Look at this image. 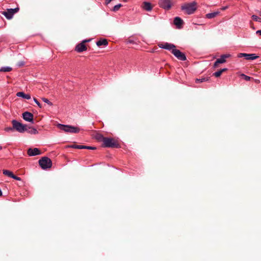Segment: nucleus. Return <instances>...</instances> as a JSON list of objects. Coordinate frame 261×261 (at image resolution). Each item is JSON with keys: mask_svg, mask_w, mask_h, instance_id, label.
Segmentation results:
<instances>
[{"mask_svg": "<svg viewBox=\"0 0 261 261\" xmlns=\"http://www.w3.org/2000/svg\"><path fill=\"white\" fill-rule=\"evenodd\" d=\"M13 126L14 130L20 133H23L28 130V126L26 124H23L16 120H12L11 121Z\"/></svg>", "mask_w": 261, "mask_h": 261, "instance_id": "1", "label": "nucleus"}, {"mask_svg": "<svg viewBox=\"0 0 261 261\" xmlns=\"http://www.w3.org/2000/svg\"><path fill=\"white\" fill-rule=\"evenodd\" d=\"M181 9L182 10L185 11L186 13L189 15L194 13L196 11V3L192 2L191 3H186L181 6Z\"/></svg>", "mask_w": 261, "mask_h": 261, "instance_id": "2", "label": "nucleus"}, {"mask_svg": "<svg viewBox=\"0 0 261 261\" xmlns=\"http://www.w3.org/2000/svg\"><path fill=\"white\" fill-rule=\"evenodd\" d=\"M57 126L60 129L66 133H78L80 132V128L71 125L58 124Z\"/></svg>", "mask_w": 261, "mask_h": 261, "instance_id": "3", "label": "nucleus"}, {"mask_svg": "<svg viewBox=\"0 0 261 261\" xmlns=\"http://www.w3.org/2000/svg\"><path fill=\"white\" fill-rule=\"evenodd\" d=\"M39 164L43 169L50 168L52 165V162L50 159L47 157H42L39 161Z\"/></svg>", "mask_w": 261, "mask_h": 261, "instance_id": "4", "label": "nucleus"}, {"mask_svg": "<svg viewBox=\"0 0 261 261\" xmlns=\"http://www.w3.org/2000/svg\"><path fill=\"white\" fill-rule=\"evenodd\" d=\"M103 146L106 147H117V142L113 138H105L103 140Z\"/></svg>", "mask_w": 261, "mask_h": 261, "instance_id": "5", "label": "nucleus"}, {"mask_svg": "<svg viewBox=\"0 0 261 261\" xmlns=\"http://www.w3.org/2000/svg\"><path fill=\"white\" fill-rule=\"evenodd\" d=\"M18 8L9 9H7V11L4 12L3 14L7 19H10L13 17L14 14L18 12Z\"/></svg>", "mask_w": 261, "mask_h": 261, "instance_id": "6", "label": "nucleus"}, {"mask_svg": "<svg viewBox=\"0 0 261 261\" xmlns=\"http://www.w3.org/2000/svg\"><path fill=\"white\" fill-rule=\"evenodd\" d=\"M159 5L165 10H169L171 8L172 3L171 0H160Z\"/></svg>", "mask_w": 261, "mask_h": 261, "instance_id": "7", "label": "nucleus"}, {"mask_svg": "<svg viewBox=\"0 0 261 261\" xmlns=\"http://www.w3.org/2000/svg\"><path fill=\"white\" fill-rule=\"evenodd\" d=\"M171 52L178 59L181 61H185L186 60L185 55L179 50L174 48L172 50Z\"/></svg>", "mask_w": 261, "mask_h": 261, "instance_id": "8", "label": "nucleus"}, {"mask_svg": "<svg viewBox=\"0 0 261 261\" xmlns=\"http://www.w3.org/2000/svg\"><path fill=\"white\" fill-rule=\"evenodd\" d=\"M238 58L244 57L247 60H253L258 58V56H256L254 54H246V53H240L238 55Z\"/></svg>", "mask_w": 261, "mask_h": 261, "instance_id": "9", "label": "nucleus"}, {"mask_svg": "<svg viewBox=\"0 0 261 261\" xmlns=\"http://www.w3.org/2000/svg\"><path fill=\"white\" fill-rule=\"evenodd\" d=\"M23 119L28 122L34 123V116L33 114L29 112H25L22 114Z\"/></svg>", "mask_w": 261, "mask_h": 261, "instance_id": "10", "label": "nucleus"}, {"mask_svg": "<svg viewBox=\"0 0 261 261\" xmlns=\"http://www.w3.org/2000/svg\"><path fill=\"white\" fill-rule=\"evenodd\" d=\"M88 41V40H83L82 43L79 44L76 46L75 50L79 53L86 50L87 49V47L84 43Z\"/></svg>", "mask_w": 261, "mask_h": 261, "instance_id": "11", "label": "nucleus"}, {"mask_svg": "<svg viewBox=\"0 0 261 261\" xmlns=\"http://www.w3.org/2000/svg\"><path fill=\"white\" fill-rule=\"evenodd\" d=\"M28 154L29 156H35L41 154L40 150L37 148H29L28 150Z\"/></svg>", "mask_w": 261, "mask_h": 261, "instance_id": "12", "label": "nucleus"}, {"mask_svg": "<svg viewBox=\"0 0 261 261\" xmlns=\"http://www.w3.org/2000/svg\"><path fill=\"white\" fill-rule=\"evenodd\" d=\"M159 46L161 48H164L167 50H172L175 47L174 45L167 42L163 44H160Z\"/></svg>", "mask_w": 261, "mask_h": 261, "instance_id": "13", "label": "nucleus"}, {"mask_svg": "<svg viewBox=\"0 0 261 261\" xmlns=\"http://www.w3.org/2000/svg\"><path fill=\"white\" fill-rule=\"evenodd\" d=\"M174 23L177 28L180 29L183 23V20L179 17H176L174 19Z\"/></svg>", "mask_w": 261, "mask_h": 261, "instance_id": "14", "label": "nucleus"}, {"mask_svg": "<svg viewBox=\"0 0 261 261\" xmlns=\"http://www.w3.org/2000/svg\"><path fill=\"white\" fill-rule=\"evenodd\" d=\"M230 56L229 54H225L221 56L219 59L217 60V63L222 64L226 62V59L229 58Z\"/></svg>", "mask_w": 261, "mask_h": 261, "instance_id": "15", "label": "nucleus"}, {"mask_svg": "<svg viewBox=\"0 0 261 261\" xmlns=\"http://www.w3.org/2000/svg\"><path fill=\"white\" fill-rule=\"evenodd\" d=\"M16 95L18 97H22L24 99H31V95L30 94H25L23 92H18L16 93Z\"/></svg>", "mask_w": 261, "mask_h": 261, "instance_id": "16", "label": "nucleus"}, {"mask_svg": "<svg viewBox=\"0 0 261 261\" xmlns=\"http://www.w3.org/2000/svg\"><path fill=\"white\" fill-rule=\"evenodd\" d=\"M143 8L146 11H150L152 9V7L150 3L148 2H144L143 4Z\"/></svg>", "mask_w": 261, "mask_h": 261, "instance_id": "17", "label": "nucleus"}, {"mask_svg": "<svg viewBox=\"0 0 261 261\" xmlns=\"http://www.w3.org/2000/svg\"><path fill=\"white\" fill-rule=\"evenodd\" d=\"M219 13L220 12L219 11H216L212 13H207L206 15V17L208 19H212L217 16L219 14Z\"/></svg>", "mask_w": 261, "mask_h": 261, "instance_id": "18", "label": "nucleus"}, {"mask_svg": "<svg viewBox=\"0 0 261 261\" xmlns=\"http://www.w3.org/2000/svg\"><path fill=\"white\" fill-rule=\"evenodd\" d=\"M108 44V41L106 39L100 40L96 42V45L98 46H100L101 45L106 46Z\"/></svg>", "mask_w": 261, "mask_h": 261, "instance_id": "19", "label": "nucleus"}, {"mask_svg": "<svg viewBox=\"0 0 261 261\" xmlns=\"http://www.w3.org/2000/svg\"><path fill=\"white\" fill-rule=\"evenodd\" d=\"M28 128L29 129V130L28 129V130L27 132H28V133H29L31 134H36L38 133L37 130L34 127H28Z\"/></svg>", "mask_w": 261, "mask_h": 261, "instance_id": "20", "label": "nucleus"}, {"mask_svg": "<svg viewBox=\"0 0 261 261\" xmlns=\"http://www.w3.org/2000/svg\"><path fill=\"white\" fill-rule=\"evenodd\" d=\"M12 68L9 66L3 67L0 69L1 72H9L12 70Z\"/></svg>", "mask_w": 261, "mask_h": 261, "instance_id": "21", "label": "nucleus"}, {"mask_svg": "<svg viewBox=\"0 0 261 261\" xmlns=\"http://www.w3.org/2000/svg\"><path fill=\"white\" fill-rule=\"evenodd\" d=\"M3 172L4 175H7L10 177H12L13 174L11 171L7 170H4Z\"/></svg>", "mask_w": 261, "mask_h": 261, "instance_id": "22", "label": "nucleus"}, {"mask_svg": "<svg viewBox=\"0 0 261 261\" xmlns=\"http://www.w3.org/2000/svg\"><path fill=\"white\" fill-rule=\"evenodd\" d=\"M4 131L7 133H10L11 132H13L14 130L13 126L12 125V127L11 126H7L5 127L4 129Z\"/></svg>", "mask_w": 261, "mask_h": 261, "instance_id": "23", "label": "nucleus"}, {"mask_svg": "<svg viewBox=\"0 0 261 261\" xmlns=\"http://www.w3.org/2000/svg\"><path fill=\"white\" fill-rule=\"evenodd\" d=\"M70 147L73 148H76V149H85V148H86L85 146L79 145H73L70 146Z\"/></svg>", "mask_w": 261, "mask_h": 261, "instance_id": "24", "label": "nucleus"}, {"mask_svg": "<svg viewBox=\"0 0 261 261\" xmlns=\"http://www.w3.org/2000/svg\"><path fill=\"white\" fill-rule=\"evenodd\" d=\"M95 138L98 141H101L103 142V140L106 137H103L102 135L98 134L96 135Z\"/></svg>", "mask_w": 261, "mask_h": 261, "instance_id": "25", "label": "nucleus"}, {"mask_svg": "<svg viewBox=\"0 0 261 261\" xmlns=\"http://www.w3.org/2000/svg\"><path fill=\"white\" fill-rule=\"evenodd\" d=\"M42 100L45 103H46L47 104H48V105L49 106H53V103L51 102L48 99L46 98H44V97H43L42 98Z\"/></svg>", "mask_w": 261, "mask_h": 261, "instance_id": "26", "label": "nucleus"}, {"mask_svg": "<svg viewBox=\"0 0 261 261\" xmlns=\"http://www.w3.org/2000/svg\"><path fill=\"white\" fill-rule=\"evenodd\" d=\"M252 18L254 20H255L256 21L261 22V18L256 15H252Z\"/></svg>", "mask_w": 261, "mask_h": 261, "instance_id": "27", "label": "nucleus"}, {"mask_svg": "<svg viewBox=\"0 0 261 261\" xmlns=\"http://www.w3.org/2000/svg\"><path fill=\"white\" fill-rule=\"evenodd\" d=\"M121 6H122V5H121V4H118V5H115V6L114 7L113 10L114 11H118V10L119 9V8H120Z\"/></svg>", "mask_w": 261, "mask_h": 261, "instance_id": "28", "label": "nucleus"}, {"mask_svg": "<svg viewBox=\"0 0 261 261\" xmlns=\"http://www.w3.org/2000/svg\"><path fill=\"white\" fill-rule=\"evenodd\" d=\"M222 72L221 71V70H219L218 71H216L215 72V73H213L214 75H215L216 77H219L221 74H222Z\"/></svg>", "mask_w": 261, "mask_h": 261, "instance_id": "29", "label": "nucleus"}, {"mask_svg": "<svg viewBox=\"0 0 261 261\" xmlns=\"http://www.w3.org/2000/svg\"><path fill=\"white\" fill-rule=\"evenodd\" d=\"M208 80V78H202V79H197L196 80V82H205V81H207Z\"/></svg>", "mask_w": 261, "mask_h": 261, "instance_id": "30", "label": "nucleus"}, {"mask_svg": "<svg viewBox=\"0 0 261 261\" xmlns=\"http://www.w3.org/2000/svg\"><path fill=\"white\" fill-rule=\"evenodd\" d=\"M34 101L35 102L37 105V106L40 108H42V105L39 103V102L37 100V99L36 98H34Z\"/></svg>", "mask_w": 261, "mask_h": 261, "instance_id": "31", "label": "nucleus"}, {"mask_svg": "<svg viewBox=\"0 0 261 261\" xmlns=\"http://www.w3.org/2000/svg\"><path fill=\"white\" fill-rule=\"evenodd\" d=\"M11 178H13V179H15L16 180H18V181L21 180V178L20 177H18V176L14 175L13 174V175H12Z\"/></svg>", "mask_w": 261, "mask_h": 261, "instance_id": "32", "label": "nucleus"}, {"mask_svg": "<svg viewBox=\"0 0 261 261\" xmlns=\"http://www.w3.org/2000/svg\"><path fill=\"white\" fill-rule=\"evenodd\" d=\"M85 147H86L85 149H94L95 148V147H92V146H85Z\"/></svg>", "mask_w": 261, "mask_h": 261, "instance_id": "33", "label": "nucleus"}, {"mask_svg": "<svg viewBox=\"0 0 261 261\" xmlns=\"http://www.w3.org/2000/svg\"><path fill=\"white\" fill-rule=\"evenodd\" d=\"M227 8H228V6H225V7H223L222 8H221V10H225Z\"/></svg>", "mask_w": 261, "mask_h": 261, "instance_id": "34", "label": "nucleus"}, {"mask_svg": "<svg viewBox=\"0 0 261 261\" xmlns=\"http://www.w3.org/2000/svg\"><path fill=\"white\" fill-rule=\"evenodd\" d=\"M256 33L257 34H259V35L261 36V30H258L256 32Z\"/></svg>", "mask_w": 261, "mask_h": 261, "instance_id": "35", "label": "nucleus"}, {"mask_svg": "<svg viewBox=\"0 0 261 261\" xmlns=\"http://www.w3.org/2000/svg\"><path fill=\"white\" fill-rule=\"evenodd\" d=\"M226 70H227L226 68H223V69H220L222 73H223L224 71H226Z\"/></svg>", "mask_w": 261, "mask_h": 261, "instance_id": "36", "label": "nucleus"}, {"mask_svg": "<svg viewBox=\"0 0 261 261\" xmlns=\"http://www.w3.org/2000/svg\"><path fill=\"white\" fill-rule=\"evenodd\" d=\"M219 63H217V60L216 61V62H215L214 63V67H216L217 66V65Z\"/></svg>", "mask_w": 261, "mask_h": 261, "instance_id": "37", "label": "nucleus"}, {"mask_svg": "<svg viewBox=\"0 0 261 261\" xmlns=\"http://www.w3.org/2000/svg\"><path fill=\"white\" fill-rule=\"evenodd\" d=\"M245 79L246 80H249L250 79V77L248 76H245Z\"/></svg>", "mask_w": 261, "mask_h": 261, "instance_id": "38", "label": "nucleus"}, {"mask_svg": "<svg viewBox=\"0 0 261 261\" xmlns=\"http://www.w3.org/2000/svg\"><path fill=\"white\" fill-rule=\"evenodd\" d=\"M3 148L2 146H0V150H2Z\"/></svg>", "mask_w": 261, "mask_h": 261, "instance_id": "39", "label": "nucleus"}]
</instances>
